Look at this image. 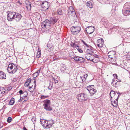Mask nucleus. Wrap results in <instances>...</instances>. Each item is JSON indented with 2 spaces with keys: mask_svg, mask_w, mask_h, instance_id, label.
Returning <instances> with one entry per match:
<instances>
[{
  "mask_svg": "<svg viewBox=\"0 0 130 130\" xmlns=\"http://www.w3.org/2000/svg\"><path fill=\"white\" fill-rule=\"evenodd\" d=\"M123 15L125 16L130 14V9H123Z\"/></svg>",
  "mask_w": 130,
  "mask_h": 130,
  "instance_id": "14",
  "label": "nucleus"
},
{
  "mask_svg": "<svg viewBox=\"0 0 130 130\" xmlns=\"http://www.w3.org/2000/svg\"><path fill=\"white\" fill-rule=\"evenodd\" d=\"M113 97H114V98H115V99H116V98L117 97V95H114L113 96Z\"/></svg>",
  "mask_w": 130,
  "mask_h": 130,
  "instance_id": "56",
  "label": "nucleus"
},
{
  "mask_svg": "<svg viewBox=\"0 0 130 130\" xmlns=\"http://www.w3.org/2000/svg\"><path fill=\"white\" fill-rule=\"evenodd\" d=\"M34 80V84L35 85L34 87V89H35V87L36 86V81L35 78H33L32 80Z\"/></svg>",
  "mask_w": 130,
  "mask_h": 130,
  "instance_id": "39",
  "label": "nucleus"
},
{
  "mask_svg": "<svg viewBox=\"0 0 130 130\" xmlns=\"http://www.w3.org/2000/svg\"><path fill=\"white\" fill-rule=\"evenodd\" d=\"M41 6L42 8H49V4L47 2H44L42 3Z\"/></svg>",
  "mask_w": 130,
  "mask_h": 130,
  "instance_id": "15",
  "label": "nucleus"
},
{
  "mask_svg": "<svg viewBox=\"0 0 130 130\" xmlns=\"http://www.w3.org/2000/svg\"><path fill=\"white\" fill-rule=\"evenodd\" d=\"M76 48L77 50L80 53H82L83 51L80 48L79 46L78 45L76 47Z\"/></svg>",
  "mask_w": 130,
  "mask_h": 130,
  "instance_id": "34",
  "label": "nucleus"
},
{
  "mask_svg": "<svg viewBox=\"0 0 130 130\" xmlns=\"http://www.w3.org/2000/svg\"><path fill=\"white\" fill-rule=\"evenodd\" d=\"M66 66L63 65L61 67L60 69V71L62 73L64 72V71L66 70Z\"/></svg>",
  "mask_w": 130,
  "mask_h": 130,
  "instance_id": "26",
  "label": "nucleus"
},
{
  "mask_svg": "<svg viewBox=\"0 0 130 130\" xmlns=\"http://www.w3.org/2000/svg\"><path fill=\"white\" fill-rule=\"evenodd\" d=\"M28 5H29V7L30 8L31 7V4H30V3H28Z\"/></svg>",
  "mask_w": 130,
  "mask_h": 130,
  "instance_id": "58",
  "label": "nucleus"
},
{
  "mask_svg": "<svg viewBox=\"0 0 130 130\" xmlns=\"http://www.w3.org/2000/svg\"><path fill=\"white\" fill-rule=\"evenodd\" d=\"M111 29H113L115 31L117 32L119 31H121V30H122V29L120 27L118 26H114ZM118 33H119V32Z\"/></svg>",
  "mask_w": 130,
  "mask_h": 130,
  "instance_id": "22",
  "label": "nucleus"
},
{
  "mask_svg": "<svg viewBox=\"0 0 130 130\" xmlns=\"http://www.w3.org/2000/svg\"><path fill=\"white\" fill-rule=\"evenodd\" d=\"M86 51V54H93V48L91 46H89Z\"/></svg>",
  "mask_w": 130,
  "mask_h": 130,
  "instance_id": "13",
  "label": "nucleus"
},
{
  "mask_svg": "<svg viewBox=\"0 0 130 130\" xmlns=\"http://www.w3.org/2000/svg\"><path fill=\"white\" fill-rule=\"evenodd\" d=\"M73 58L76 61L80 62H83L84 61L83 58L81 57H79L78 56H75Z\"/></svg>",
  "mask_w": 130,
  "mask_h": 130,
  "instance_id": "16",
  "label": "nucleus"
},
{
  "mask_svg": "<svg viewBox=\"0 0 130 130\" xmlns=\"http://www.w3.org/2000/svg\"><path fill=\"white\" fill-rule=\"evenodd\" d=\"M118 94L117 95V97L116 99V100L117 101H118V99L119 98V96L120 95H121V94L119 93V92H118Z\"/></svg>",
  "mask_w": 130,
  "mask_h": 130,
  "instance_id": "38",
  "label": "nucleus"
},
{
  "mask_svg": "<svg viewBox=\"0 0 130 130\" xmlns=\"http://www.w3.org/2000/svg\"><path fill=\"white\" fill-rule=\"evenodd\" d=\"M31 120L32 121V122L34 123L35 122V119L34 118H32L31 119Z\"/></svg>",
  "mask_w": 130,
  "mask_h": 130,
  "instance_id": "49",
  "label": "nucleus"
},
{
  "mask_svg": "<svg viewBox=\"0 0 130 130\" xmlns=\"http://www.w3.org/2000/svg\"><path fill=\"white\" fill-rule=\"evenodd\" d=\"M33 86L32 85L31 86H29V89H31V88Z\"/></svg>",
  "mask_w": 130,
  "mask_h": 130,
  "instance_id": "60",
  "label": "nucleus"
},
{
  "mask_svg": "<svg viewBox=\"0 0 130 130\" xmlns=\"http://www.w3.org/2000/svg\"><path fill=\"white\" fill-rule=\"evenodd\" d=\"M97 46L99 47H102L104 45V41L102 39H98L97 41Z\"/></svg>",
  "mask_w": 130,
  "mask_h": 130,
  "instance_id": "11",
  "label": "nucleus"
},
{
  "mask_svg": "<svg viewBox=\"0 0 130 130\" xmlns=\"http://www.w3.org/2000/svg\"><path fill=\"white\" fill-rule=\"evenodd\" d=\"M28 95V93L26 91L23 92V94L20 95V96L21 98H22V99H24L25 98L27 97Z\"/></svg>",
  "mask_w": 130,
  "mask_h": 130,
  "instance_id": "23",
  "label": "nucleus"
},
{
  "mask_svg": "<svg viewBox=\"0 0 130 130\" xmlns=\"http://www.w3.org/2000/svg\"><path fill=\"white\" fill-rule=\"evenodd\" d=\"M88 75L87 74H85L84 75V76H80V79L81 80V82H84V81H83V78H84V80H85L86 79V77H87Z\"/></svg>",
  "mask_w": 130,
  "mask_h": 130,
  "instance_id": "27",
  "label": "nucleus"
},
{
  "mask_svg": "<svg viewBox=\"0 0 130 130\" xmlns=\"http://www.w3.org/2000/svg\"><path fill=\"white\" fill-rule=\"evenodd\" d=\"M41 55V51L39 48L38 49V51L37 53V57L39 58L40 56Z\"/></svg>",
  "mask_w": 130,
  "mask_h": 130,
  "instance_id": "31",
  "label": "nucleus"
},
{
  "mask_svg": "<svg viewBox=\"0 0 130 130\" xmlns=\"http://www.w3.org/2000/svg\"><path fill=\"white\" fill-rule=\"evenodd\" d=\"M47 97L48 96H44L42 95L41 96V99H44Z\"/></svg>",
  "mask_w": 130,
  "mask_h": 130,
  "instance_id": "41",
  "label": "nucleus"
},
{
  "mask_svg": "<svg viewBox=\"0 0 130 130\" xmlns=\"http://www.w3.org/2000/svg\"><path fill=\"white\" fill-rule=\"evenodd\" d=\"M86 6L90 8H92L93 7V3L90 1L87 2L86 3Z\"/></svg>",
  "mask_w": 130,
  "mask_h": 130,
  "instance_id": "24",
  "label": "nucleus"
},
{
  "mask_svg": "<svg viewBox=\"0 0 130 130\" xmlns=\"http://www.w3.org/2000/svg\"><path fill=\"white\" fill-rule=\"evenodd\" d=\"M71 46L73 47H74L76 48V46H77L76 44H75L74 43H72L71 45Z\"/></svg>",
  "mask_w": 130,
  "mask_h": 130,
  "instance_id": "42",
  "label": "nucleus"
},
{
  "mask_svg": "<svg viewBox=\"0 0 130 130\" xmlns=\"http://www.w3.org/2000/svg\"><path fill=\"white\" fill-rule=\"evenodd\" d=\"M110 94V96H111V98H112V95H111V94Z\"/></svg>",
  "mask_w": 130,
  "mask_h": 130,
  "instance_id": "63",
  "label": "nucleus"
},
{
  "mask_svg": "<svg viewBox=\"0 0 130 130\" xmlns=\"http://www.w3.org/2000/svg\"><path fill=\"white\" fill-rule=\"evenodd\" d=\"M3 123L0 121V128H2L3 126Z\"/></svg>",
  "mask_w": 130,
  "mask_h": 130,
  "instance_id": "45",
  "label": "nucleus"
},
{
  "mask_svg": "<svg viewBox=\"0 0 130 130\" xmlns=\"http://www.w3.org/2000/svg\"><path fill=\"white\" fill-rule=\"evenodd\" d=\"M113 76H114L115 77H116V79H117L118 76L117 74H114L113 75Z\"/></svg>",
  "mask_w": 130,
  "mask_h": 130,
  "instance_id": "54",
  "label": "nucleus"
},
{
  "mask_svg": "<svg viewBox=\"0 0 130 130\" xmlns=\"http://www.w3.org/2000/svg\"><path fill=\"white\" fill-rule=\"evenodd\" d=\"M94 27L89 26L86 28V30L88 34H90L93 33L94 30Z\"/></svg>",
  "mask_w": 130,
  "mask_h": 130,
  "instance_id": "8",
  "label": "nucleus"
},
{
  "mask_svg": "<svg viewBox=\"0 0 130 130\" xmlns=\"http://www.w3.org/2000/svg\"><path fill=\"white\" fill-rule=\"evenodd\" d=\"M51 25L50 22L48 20H46L42 23L41 30L42 32H44L47 29L50 28Z\"/></svg>",
  "mask_w": 130,
  "mask_h": 130,
  "instance_id": "2",
  "label": "nucleus"
},
{
  "mask_svg": "<svg viewBox=\"0 0 130 130\" xmlns=\"http://www.w3.org/2000/svg\"><path fill=\"white\" fill-rule=\"evenodd\" d=\"M24 85L25 87H27L29 85V83H28L27 82H26L25 84Z\"/></svg>",
  "mask_w": 130,
  "mask_h": 130,
  "instance_id": "44",
  "label": "nucleus"
},
{
  "mask_svg": "<svg viewBox=\"0 0 130 130\" xmlns=\"http://www.w3.org/2000/svg\"><path fill=\"white\" fill-rule=\"evenodd\" d=\"M22 98H21L20 97V100H19V101H18V102H20V101H22Z\"/></svg>",
  "mask_w": 130,
  "mask_h": 130,
  "instance_id": "59",
  "label": "nucleus"
},
{
  "mask_svg": "<svg viewBox=\"0 0 130 130\" xmlns=\"http://www.w3.org/2000/svg\"><path fill=\"white\" fill-rule=\"evenodd\" d=\"M102 24L104 26H105V27L107 28L108 27L109 23L106 20H105L104 22H103Z\"/></svg>",
  "mask_w": 130,
  "mask_h": 130,
  "instance_id": "30",
  "label": "nucleus"
},
{
  "mask_svg": "<svg viewBox=\"0 0 130 130\" xmlns=\"http://www.w3.org/2000/svg\"><path fill=\"white\" fill-rule=\"evenodd\" d=\"M7 89L8 90H10L12 89V87L11 86H10L8 87Z\"/></svg>",
  "mask_w": 130,
  "mask_h": 130,
  "instance_id": "50",
  "label": "nucleus"
},
{
  "mask_svg": "<svg viewBox=\"0 0 130 130\" xmlns=\"http://www.w3.org/2000/svg\"><path fill=\"white\" fill-rule=\"evenodd\" d=\"M29 7V6H26V7L27 8Z\"/></svg>",
  "mask_w": 130,
  "mask_h": 130,
  "instance_id": "64",
  "label": "nucleus"
},
{
  "mask_svg": "<svg viewBox=\"0 0 130 130\" xmlns=\"http://www.w3.org/2000/svg\"><path fill=\"white\" fill-rule=\"evenodd\" d=\"M94 56V58H99V56L96 55V54H94V55H93Z\"/></svg>",
  "mask_w": 130,
  "mask_h": 130,
  "instance_id": "52",
  "label": "nucleus"
},
{
  "mask_svg": "<svg viewBox=\"0 0 130 130\" xmlns=\"http://www.w3.org/2000/svg\"><path fill=\"white\" fill-rule=\"evenodd\" d=\"M7 70L9 73L13 74L17 72L18 68L16 65L12 63L8 65Z\"/></svg>",
  "mask_w": 130,
  "mask_h": 130,
  "instance_id": "1",
  "label": "nucleus"
},
{
  "mask_svg": "<svg viewBox=\"0 0 130 130\" xmlns=\"http://www.w3.org/2000/svg\"><path fill=\"white\" fill-rule=\"evenodd\" d=\"M15 102L14 99V98H11V100L10 101L9 104L10 105H13Z\"/></svg>",
  "mask_w": 130,
  "mask_h": 130,
  "instance_id": "29",
  "label": "nucleus"
},
{
  "mask_svg": "<svg viewBox=\"0 0 130 130\" xmlns=\"http://www.w3.org/2000/svg\"><path fill=\"white\" fill-rule=\"evenodd\" d=\"M23 130H28L25 127H23Z\"/></svg>",
  "mask_w": 130,
  "mask_h": 130,
  "instance_id": "57",
  "label": "nucleus"
},
{
  "mask_svg": "<svg viewBox=\"0 0 130 130\" xmlns=\"http://www.w3.org/2000/svg\"><path fill=\"white\" fill-rule=\"evenodd\" d=\"M118 94V92H115L113 90L111 91L110 93V94H111V95L114 94L116 95H117Z\"/></svg>",
  "mask_w": 130,
  "mask_h": 130,
  "instance_id": "32",
  "label": "nucleus"
},
{
  "mask_svg": "<svg viewBox=\"0 0 130 130\" xmlns=\"http://www.w3.org/2000/svg\"><path fill=\"white\" fill-rule=\"evenodd\" d=\"M31 81V79L30 78H29L27 79L26 82H27L28 83H29V84L30 83Z\"/></svg>",
  "mask_w": 130,
  "mask_h": 130,
  "instance_id": "47",
  "label": "nucleus"
},
{
  "mask_svg": "<svg viewBox=\"0 0 130 130\" xmlns=\"http://www.w3.org/2000/svg\"><path fill=\"white\" fill-rule=\"evenodd\" d=\"M118 101H116L114 100L113 102V103L112 102V101H111V104L112 105L115 107H116L118 105Z\"/></svg>",
  "mask_w": 130,
  "mask_h": 130,
  "instance_id": "28",
  "label": "nucleus"
},
{
  "mask_svg": "<svg viewBox=\"0 0 130 130\" xmlns=\"http://www.w3.org/2000/svg\"><path fill=\"white\" fill-rule=\"evenodd\" d=\"M121 80H119V81H118L119 82H121Z\"/></svg>",
  "mask_w": 130,
  "mask_h": 130,
  "instance_id": "62",
  "label": "nucleus"
},
{
  "mask_svg": "<svg viewBox=\"0 0 130 130\" xmlns=\"http://www.w3.org/2000/svg\"><path fill=\"white\" fill-rule=\"evenodd\" d=\"M82 42L87 47H88L89 46H90V45H88L84 41L82 40Z\"/></svg>",
  "mask_w": 130,
  "mask_h": 130,
  "instance_id": "37",
  "label": "nucleus"
},
{
  "mask_svg": "<svg viewBox=\"0 0 130 130\" xmlns=\"http://www.w3.org/2000/svg\"><path fill=\"white\" fill-rule=\"evenodd\" d=\"M19 92L20 94V95L22 94H23V91L22 90H20L19 91Z\"/></svg>",
  "mask_w": 130,
  "mask_h": 130,
  "instance_id": "51",
  "label": "nucleus"
},
{
  "mask_svg": "<svg viewBox=\"0 0 130 130\" xmlns=\"http://www.w3.org/2000/svg\"><path fill=\"white\" fill-rule=\"evenodd\" d=\"M47 123L46 125V126L45 127V128H51L52 126L54 123L52 121H51L50 120H47Z\"/></svg>",
  "mask_w": 130,
  "mask_h": 130,
  "instance_id": "18",
  "label": "nucleus"
},
{
  "mask_svg": "<svg viewBox=\"0 0 130 130\" xmlns=\"http://www.w3.org/2000/svg\"><path fill=\"white\" fill-rule=\"evenodd\" d=\"M85 56L87 59L94 62H96L94 60V56L92 54H86Z\"/></svg>",
  "mask_w": 130,
  "mask_h": 130,
  "instance_id": "9",
  "label": "nucleus"
},
{
  "mask_svg": "<svg viewBox=\"0 0 130 130\" xmlns=\"http://www.w3.org/2000/svg\"><path fill=\"white\" fill-rule=\"evenodd\" d=\"M5 91H4L3 92H1V93L2 94V95H3V94H4L5 93Z\"/></svg>",
  "mask_w": 130,
  "mask_h": 130,
  "instance_id": "55",
  "label": "nucleus"
},
{
  "mask_svg": "<svg viewBox=\"0 0 130 130\" xmlns=\"http://www.w3.org/2000/svg\"><path fill=\"white\" fill-rule=\"evenodd\" d=\"M6 76L5 73L0 71V79H6Z\"/></svg>",
  "mask_w": 130,
  "mask_h": 130,
  "instance_id": "21",
  "label": "nucleus"
},
{
  "mask_svg": "<svg viewBox=\"0 0 130 130\" xmlns=\"http://www.w3.org/2000/svg\"><path fill=\"white\" fill-rule=\"evenodd\" d=\"M47 120L43 119H40V122L41 124H42L43 127L45 128V127L46 126V125L47 124Z\"/></svg>",
  "mask_w": 130,
  "mask_h": 130,
  "instance_id": "19",
  "label": "nucleus"
},
{
  "mask_svg": "<svg viewBox=\"0 0 130 130\" xmlns=\"http://www.w3.org/2000/svg\"><path fill=\"white\" fill-rule=\"evenodd\" d=\"M12 118L11 117H9L7 118V121L8 123H9L11 122V121H12Z\"/></svg>",
  "mask_w": 130,
  "mask_h": 130,
  "instance_id": "36",
  "label": "nucleus"
},
{
  "mask_svg": "<svg viewBox=\"0 0 130 130\" xmlns=\"http://www.w3.org/2000/svg\"><path fill=\"white\" fill-rule=\"evenodd\" d=\"M26 100H24V101H26L27 100H28V98H26Z\"/></svg>",
  "mask_w": 130,
  "mask_h": 130,
  "instance_id": "61",
  "label": "nucleus"
},
{
  "mask_svg": "<svg viewBox=\"0 0 130 130\" xmlns=\"http://www.w3.org/2000/svg\"><path fill=\"white\" fill-rule=\"evenodd\" d=\"M43 104L44 108L47 111H51L52 110V107L51 106V102L49 100H46L43 101Z\"/></svg>",
  "mask_w": 130,
  "mask_h": 130,
  "instance_id": "3",
  "label": "nucleus"
},
{
  "mask_svg": "<svg viewBox=\"0 0 130 130\" xmlns=\"http://www.w3.org/2000/svg\"><path fill=\"white\" fill-rule=\"evenodd\" d=\"M58 21L56 18L55 17L51 18L50 19L49 21L50 22V23L51 25L54 24Z\"/></svg>",
  "mask_w": 130,
  "mask_h": 130,
  "instance_id": "20",
  "label": "nucleus"
},
{
  "mask_svg": "<svg viewBox=\"0 0 130 130\" xmlns=\"http://www.w3.org/2000/svg\"><path fill=\"white\" fill-rule=\"evenodd\" d=\"M9 13L7 15V19L8 21H11L13 19H14V16L15 13V12L11 11L8 12Z\"/></svg>",
  "mask_w": 130,
  "mask_h": 130,
  "instance_id": "6",
  "label": "nucleus"
},
{
  "mask_svg": "<svg viewBox=\"0 0 130 130\" xmlns=\"http://www.w3.org/2000/svg\"><path fill=\"white\" fill-rule=\"evenodd\" d=\"M114 58L113 57H112L111 58H109V60L111 62V63L112 64H115L116 63V57H115Z\"/></svg>",
  "mask_w": 130,
  "mask_h": 130,
  "instance_id": "25",
  "label": "nucleus"
},
{
  "mask_svg": "<svg viewBox=\"0 0 130 130\" xmlns=\"http://www.w3.org/2000/svg\"><path fill=\"white\" fill-rule=\"evenodd\" d=\"M47 47H48L49 49H51L52 47V45L51 43L48 42L47 45Z\"/></svg>",
  "mask_w": 130,
  "mask_h": 130,
  "instance_id": "33",
  "label": "nucleus"
},
{
  "mask_svg": "<svg viewBox=\"0 0 130 130\" xmlns=\"http://www.w3.org/2000/svg\"><path fill=\"white\" fill-rule=\"evenodd\" d=\"M40 69H39L38 70H37L36 72H35V73H37V74H38V75H39L40 72Z\"/></svg>",
  "mask_w": 130,
  "mask_h": 130,
  "instance_id": "46",
  "label": "nucleus"
},
{
  "mask_svg": "<svg viewBox=\"0 0 130 130\" xmlns=\"http://www.w3.org/2000/svg\"><path fill=\"white\" fill-rule=\"evenodd\" d=\"M58 81L57 80H54V82L55 84H56V83H58Z\"/></svg>",
  "mask_w": 130,
  "mask_h": 130,
  "instance_id": "53",
  "label": "nucleus"
},
{
  "mask_svg": "<svg viewBox=\"0 0 130 130\" xmlns=\"http://www.w3.org/2000/svg\"><path fill=\"white\" fill-rule=\"evenodd\" d=\"M94 85H90L87 86V89L91 94H94L97 91L93 88Z\"/></svg>",
  "mask_w": 130,
  "mask_h": 130,
  "instance_id": "7",
  "label": "nucleus"
},
{
  "mask_svg": "<svg viewBox=\"0 0 130 130\" xmlns=\"http://www.w3.org/2000/svg\"><path fill=\"white\" fill-rule=\"evenodd\" d=\"M58 14L59 15H61L62 14V11L61 9H59L57 10Z\"/></svg>",
  "mask_w": 130,
  "mask_h": 130,
  "instance_id": "35",
  "label": "nucleus"
},
{
  "mask_svg": "<svg viewBox=\"0 0 130 130\" xmlns=\"http://www.w3.org/2000/svg\"><path fill=\"white\" fill-rule=\"evenodd\" d=\"M108 55L109 58H111L113 57L114 58L116 57V52L115 51H112L109 52L108 53Z\"/></svg>",
  "mask_w": 130,
  "mask_h": 130,
  "instance_id": "10",
  "label": "nucleus"
},
{
  "mask_svg": "<svg viewBox=\"0 0 130 130\" xmlns=\"http://www.w3.org/2000/svg\"><path fill=\"white\" fill-rule=\"evenodd\" d=\"M112 82L111 83V84L113 86L115 87H117L119 86V83L118 82V81L116 80L115 79H112Z\"/></svg>",
  "mask_w": 130,
  "mask_h": 130,
  "instance_id": "17",
  "label": "nucleus"
},
{
  "mask_svg": "<svg viewBox=\"0 0 130 130\" xmlns=\"http://www.w3.org/2000/svg\"><path fill=\"white\" fill-rule=\"evenodd\" d=\"M77 99L79 101H85L88 99L87 95L85 94H80L77 95Z\"/></svg>",
  "mask_w": 130,
  "mask_h": 130,
  "instance_id": "5",
  "label": "nucleus"
},
{
  "mask_svg": "<svg viewBox=\"0 0 130 130\" xmlns=\"http://www.w3.org/2000/svg\"><path fill=\"white\" fill-rule=\"evenodd\" d=\"M17 4L19 5H21L22 4V3L20 2L19 1H17Z\"/></svg>",
  "mask_w": 130,
  "mask_h": 130,
  "instance_id": "48",
  "label": "nucleus"
},
{
  "mask_svg": "<svg viewBox=\"0 0 130 130\" xmlns=\"http://www.w3.org/2000/svg\"><path fill=\"white\" fill-rule=\"evenodd\" d=\"M39 75H38L37 74V73H34L33 74V77L34 78H35L37 76H38Z\"/></svg>",
  "mask_w": 130,
  "mask_h": 130,
  "instance_id": "40",
  "label": "nucleus"
},
{
  "mask_svg": "<svg viewBox=\"0 0 130 130\" xmlns=\"http://www.w3.org/2000/svg\"><path fill=\"white\" fill-rule=\"evenodd\" d=\"M52 87V85H51V83H50V85L48 87V88L49 89L51 90Z\"/></svg>",
  "mask_w": 130,
  "mask_h": 130,
  "instance_id": "43",
  "label": "nucleus"
},
{
  "mask_svg": "<svg viewBox=\"0 0 130 130\" xmlns=\"http://www.w3.org/2000/svg\"><path fill=\"white\" fill-rule=\"evenodd\" d=\"M81 30L80 27L72 26L70 30L73 35H77L78 34Z\"/></svg>",
  "mask_w": 130,
  "mask_h": 130,
  "instance_id": "4",
  "label": "nucleus"
},
{
  "mask_svg": "<svg viewBox=\"0 0 130 130\" xmlns=\"http://www.w3.org/2000/svg\"><path fill=\"white\" fill-rule=\"evenodd\" d=\"M14 16V19H15V20L17 22H19L21 19L22 15L21 14L15 12Z\"/></svg>",
  "mask_w": 130,
  "mask_h": 130,
  "instance_id": "12",
  "label": "nucleus"
}]
</instances>
